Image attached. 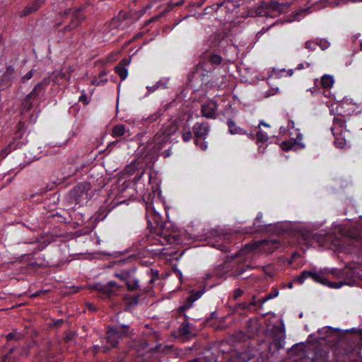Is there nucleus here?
<instances>
[{
  "mask_svg": "<svg viewBox=\"0 0 362 362\" xmlns=\"http://www.w3.org/2000/svg\"><path fill=\"white\" fill-rule=\"evenodd\" d=\"M210 7L212 9V12L213 11L217 12L218 10L221 8H223L227 11H233V10L235 9L234 4L229 1L226 4H225V1H221V2L217 3V4H214L211 6H210Z\"/></svg>",
  "mask_w": 362,
  "mask_h": 362,
  "instance_id": "nucleus-17",
  "label": "nucleus"
},
{
  "mask_svg": "<svg viewBox=\"0 0 362 362\" xmlns=\"http://www.w3.org/2000/svg\"><path fill=\"white\" fill-rule=\"evenodd\" d=\"M183 3H184V0H181V1H178V2H177V3H175V4H173V5H174V6H179L182 5V4H183Z\"/></svg>",
  "mask_w": 362,
  "mask_h": 362,
  "instance_id": "nucleus-61",
  "label": "nucleus"
},
{
  "mask_svg": "<svg viewBox=\"0 0 362 362\" xmlns=\"http://www.w3.org/2000/svg\"><path fill=\"white\" fill-rule=\"evenodd\" d=\"M35 99H33V97H30V95H27V96L23 99L21 106V114H24L30 111L33 107V101Z\"/></svg>",
  "mask_w": 362,
  "mask_h": 362,
  "instance_id": "nucleus-16",
  "label": "nucleus"
},
{
  "mask_svg": "<svg viewBox=\"0 0 362 362\" xmlns=\"http://www.w3.org/2000/svg\"><path fill=\"white\" fill-rule=\"evenodd\" d=\"M129 329L128 325H121L110 327L107 331V342L111 348H114L118 344L119 339L127 335Z\"/></svg>",
  "mask_w": 362,
  "mask_h": 362,
  "instance_id": "nucleus-2",
  "label": "nucleus"
},
{
  "mask_svg": "<svg viewBox=\"0 0 362 362\" xmlns=\"http://www.w3.org/2000/svg\"><path fill=\"white\" fill-rule=\"evenodd\" d=\"M126 133V127L124 124H116L112 129L111 135L113 137H121Z\"/></svg>",
  "mask_w": 362,
  "mask_h": 362,
  "instance_id": "nucleus-21",
  "label": "nucleus"
},
{
  "mask_svg": "<svg viewBox=\"0 0 362 362\" xmlns=\"http://www.w3.org/2000/svg\"><path fill=\"white\" fill-rule=\"evenodd\" d=\"M63 323V320H57L54 322V325L56 327H59Z\"/></svg>",
  "mask_w": 362,
  "mask_h": 362,
  "instance_id": "nucleus-53",
  "label": "nucleus"
},
{
  "mask_svg": "<svg viewBox=\"0 0 362 362\" xmlns=\"http://www.w3.org/2000/svg\"><path fill=\"white\" fill-rule=\"evenodd\" d=\"M170 347L169 346H165L162 350H161V345H158L156 346L153 350L152 351L153 352H159V351H162V352H164L165 350L166 349H168Z\"/></svg>",
  "mask_w": 362,
  "mask_h": 362,
  "instance_id": "nucleus-44",
  "label": "nucleus"
},
{
  "mask_svg": "<svg viewBox=\"0 0 362 362\" xmlns=\"http://www.w3.org/2000/svg\"><path fill=\"white\" fill-rule=\"evenodd\" d=\"M192 131L195 137V144L202 150L205 151L207 148V144L204 140L206 139L209 132V123L197 122L193 126Z\"/></svg>",
  "mask_w": 362,
  "mask_h": 362,
  "instance_id": "nucleus-1",
  "label": "nucleus"
},
{
  "mask_svg": "<svg viewBox=\"0 0 362 362\" xmlns=\"http://www.w3.org/2000/svg\"><path fill=\"white\" fill-rule=\"evenodd\" d=\"M185 320L181 324L180 327L177 329V333L180 337H187L191 333L189 322L187 318V316L185 315Z\"/></svg>",
  "mask_w": 362,
  "mask_h": 362,
  "instance_id": "nucleus-18",
  "label": "nucleus"
},
{
  "mask_svg": "<svg viewBox=\"0 0 362 362\" xmlns=\"http://www.w3.org/2000/svg\"><path fill=\"white\" fill-rule=\"evenodd\" d=\"M181 135H182V139L185 142L189 141L193 137L192 133L190 130V127L187 125H185L182 127V129L181 131Z\"/></svg>",
  "mask_w": 362,
  "mask_h": 362,
  "instance_id": "nucleus-22",
  "label": "nucleus"
},
{
  "mask_svg": "<svg viewBox=\"0 0 362 362\" xmlns=\"http://www.w3.org/2000/svg\"><path fill=\"white\" fill-rule=\"evenodd\" d=\"M23 338V335L20 332H17L16 331L10 332L8 334H6V339L8 341H11V340L19 341V340H21Z\"/></svg>",
  "mask_w": 362,
  "mask_h": 362,
  "instance_id": "nucleus-28",
  "label": "nucleus"
},
{
  "mask_svg": "<svg viewBox=\"0 0 362 362\" xmlns=\"http://www.w3.org/2000/svg\"><path fill=\"white\" fill-rule=\"evenodd\" d=\"M180 121L179 118L170 119L163 125L160 130L163 132V134L170 138L172 135L177 132Z\"/></svg>",
  "mask_w": 362,
  "mask_h": 362,
  "instance_id": "nucleus-8",
  "label": "nucleus"
},
{
  "mask_svg": "<svg viewBox=\"0 0 362 362\" xmlns=\"http://www.w3.org/2000/svg\"><path fill=\"white\" fill-rule=\"evenodd\" d=\"M279 295V291L276 288H274L270 293L267 295V299L270 300Z\"/></svg>",
  "mask_w": 362,
  "mask_h": 362,
  "instance_id": "nucleus-37",
  "label": "nucleus"
},
{
  "mask_svg": "<svg viewBox=\"0 0 362 362\" xmlns=\"http://www.w3.org/2000/svg\"><path fill=\"white\" fill-rule=\"evenodd\" d=\"M170 139L169 136L163 134L161 130H159L157 134L154 136V148L159 151L162 145L167 143Z\"/></svg>",
  "mask_w": 362,
  "mask_h": 362,
  "instance_id": "nucleus-14",
  "label": "nucleus"
},
{
  "mask_svg": "<svg viewBox=\"0 0 362 362\" xmlns=\"http://www.w3.org/2000/svg\"><path fill=\"white\" fill-rule=\"evenodd\" d=\"M146 218L148 221V226L151 228V232L156 228L161 226L163 222L158 213L156 212L151 204L146 206Z\"/></svg>",
  "mask_w": 362,
  "mask_h": 362,
  "instance_id": "nucleus-3",
  "label": "nucleus"
},
{
  "mask_svg": "<svg viewBox=\"0 0 362 362\" xmlns=\"http://www.w3.org/2000/svg\"><path fill=\"white\" fill-rule=\"evenodd\" d=\"M115 71L119 75L122 81L124 80L128 75V70L125 67H122L117 65L115 67Z\"/></svg>",
  "mask_w": 362,
  "mask_h": 362,
  "instance_id": "nucleus-26",
  "label": "nucleus"
},
{
  "mask_svg": "<svg viewBox=\"0 0 362 362\" xmlns=\"http://www.w3.org/2000/svg\"><path fill=\"white\" fill-rule=\"evenodd\" d=\"M357 333L358 334V335L361 337V339L362 340V329H358Z\"/></svg>",
  "mask_w": 362,
  "mask_h": 362,
  "instance_id": "nucleus-64",
  "label": "nucleus"
},
{
  "mask_svg": "<svg viewBox=\"0 0 362 362\" xmlns=\"http://www.w3.org/2000/svg\"><path fill=\"white\" fill-rule=\"evenodd\" d=\"M257 303H258V302H257V301L255 300V296H253V299H252V300L249 303V305H248V308H249L250 305H257Z\"/></svg>",
  "mask_w": 362,
  "mask_h": 362,
  "instance_id": "nucleus-58",
  "label": "nucleus"
},
{
  "mask_svg": "<svg viewBox=\"0 0 362 362\" xmlns=\"http://www.w3.org/2000/svg\"><path fill=\"white\" fill-rule=\"evenodd\" d=\"M95 288L100 291L101 293L105 294L107 297H111L114 295H115L116 292L122 288L121 286L117 284L115 281H109L105 285H101V284H96L95 285Z\"/></svg>",
  "mask_w": 362,
  "mask_h": 362,
  "instance_id": "nucleus-7",
  "label": "nucleus"
},
{
  "mask_svg": "<svg viewBox=\"0 0 362 362\" xmlns=\"http://www.w3.org/2000/svg\"><path fill=\"white\" fill-rule=\"evenodd\" d=\"M245 269H243V268H240V269H236L235 271H234L232 274H231V276L233 277H237V276H240L241 274H243V272H245Z\"/></svg>",
  "mask_w": 362,
  "mask_h": 362,
  "instance_id": "nucleus-41",
  "label": "nucleus"
},
{
  "mask_svg": "<svg viewBox=\"0 0 362 362\" xmlns=\"http://www.w3.org/2000/svg\"><path fill=\"white\" fill-rule=\"evenodd\" d=\"M296 142L293 141H284L281 143V147L284 151H289L293 148Z\"/></svg>",
  "mask_w": 362,
  "mask_h": 362,
  "instance_id": "nucleus-29",
  "label": "nucleus"
},
{
  "mask_svg": "<svg viewBox=\"0 0 362 362\" xmlns=\"http://www.w3.org/2000/svg\"><path fill=\"white\" fill-rule=\"evenodd\" d=\"M317 46V42L315 41L309 40L305 42V48L309 50L315 49Z\"/></svg>",
  "mask_w": 362,
  "mask_h": 362,
  "instance_id": "nucleus-35",
  "label": "nucleus"
},
{
  "mask_svg": "<svg viewBox=\"0 0 362 362\" xmlns=\"http://www.w3.org/2000/svg\"><path fill=\"white\" fill-rule=\"evenodd\" d=\"M269 300L268 299H267V297H264V298H262L261 299H259L258 300V303H259V308H262V305L263 304Z\"/></svg>",
  "mask_w": 362,
  "mask_h": 362,
  "instance_id": "nucleus-51",
  "label": "nucleus"
},
{
  "mask_svg": "<svg viewBox=\"0 0 362 362\" xmlns=\"http://www.w3.org/2000/svg\"><path fill=\"white\" fill-rule=\"evenodd\" d=\"M139 296L132 297V304L136 305L138 303L139 300Z\"/></svg>",
  "mask_w": 362,
  "mask_h": 362,
  "instance_id": "nucleus-54",
  "label": "nucleus"
},
{
  "mask_svg": "<svg viewBox=\"0 0 362 362\" xmlns=\"http://www.w3.org/2000/svg\"><path fill=\"white\" fill-rule=\"evenodd\" d=\"M162 16L161 15H159V16H154L153 18H152L151 19H150L147 23H150V22H153V21H155L156 20H158L160 16Z\"/></svg>",
  "mask_w": 362,
  "mask_h": 362,
  "instance_id": "nucleus-59",
  "label": "nucleus"
},
{
  "mask_svg": "<svg viewBox=\"0 0 362 362\" xmlns=\"http://www.w3.org/2000/svg\"><path fill=\"white\" fill-rule=\"evenodd\" d=\"M130 63V59L127 58H123L119 63L117 64L119 66L125 67Z\"/></svg>",
  "mask_w": 362,
  "mask_h": 362,
  "instance_id": "nucleus-40",
  "label": "nucleus"
},
{
  "mask_svg": "<svg viewBox=\"0 0 362 362\" xmlns=\"http://www.w3.org/2000/svg\"><path fill=\"white\" fill-rule=\"evenodd\" d=\"M80 102L83 103L84 105H87L89 103V101L87 98L86 95L83 93L80 97L79 100Z\"/></svg>",
  "mask_w": 362,
  "mask_h": 362,
  "instance_id": "nucleus-42",
  "label": "nucleus"
},
{
  "mask_svg": "<svg viewBox=\"0 0 362 362\" xmlns=\"http://www.w3.org/2000/svg\"><path fill=\"white\" fill-rule=\"evenodd\" d=\"M153 232L160 238H163L166 243L173 244L177 240L175 236L172 235L170 233L169 230L165 228L164 223L153 229Z\"/></svg>",
  "mask_w": 362,
  "mask_h": 362,
  "instance_id": "nucleus-9",
  "label": "nucleus"
},
{
  "mask_svg": "<svg viewBox=\"0 0 362 362\" xmlns=\"http://www.w3.org/2000/svg\"><path fill=\"white\" fill-rule=\"evenodd\" d=\"M126 285H127V289L129 291H134L139 288V281H138V279H136L134 277H132V279L129 281H128L126 284Z\"/></svg>",
  "mask_w": 362,
  "mask_h": 362,
  "instance_id": "nucleus-25",
  "label": "nucleus"
},
{
  "mask_svg": "<svg viewBox=\"0 0 362 362\" xmlns=\"http://www.w3.org/2000/svg\"><path fill=\"white\" fill-rule=\"evenodd\" d=\"M257 139L258 142L265 143L268 140V136L266 134L259 131L257 133Z\"/></svg>",
  "mask_w": 362,
  "mask_h": 362,
  "instance_id": "nucleus-33",
  "label": "nucleus"
},
{
  "mask_svg": "<svg viewBox=\"0 0 362 362\" xmlns=\"http://www.w3.org/2000/svg\"><path fill=\"white\" fill-rule=\"evenodd\" d=\"M158 279V272H153V270L151 272V278L149 279V283L153 284L156 279Z\"/></svg>",
  "mask_w": 362,
  "mask_h": 362,
  "instance_id": "nucleus-39",
  "label": "nucleus"
},
{
  "mask_svg": "<svg viewBox=\"0 0 362 362\" xmlns=\"http://www.w3.org/2000/svg\"><path fill=\"white\" fill-rule=\"evenodd\" d=\"M334 83L333 77L329 75H324L321 78V85L324 88H329Z\"/></svg>",
  "mask_w": 362,
  "mask_h": 362,
  "instance_id": "nucleus-23",
  "label": "nucleus"
},
{
  "mask_svg": "<svg viewBox=\"0 0 362 362\" xmlns=\"http://www.w3.org/2000/svg\"><path fill=\"white\" fill-rule=\"evenodd\" d=\"M209 59L212 64L215 65H218L222 62V57L220 55L215 54H211Z\"/></svg>",
  "mask_w": 362,
  "mask_h": 362,
  "instance_id": "nucleus-30",
  "label": "nucleus"
},
{
  "mask_svg": "<svg viewBox=\"0 0 362 362\" xmlns=\"http://www.w3.org/2000/svg\"><path fill=\"white\" fill-rule=\"evenodd\" d=\"M107 81V79L101 80L98 81L96 79H93L91 81V84L95 85V86H102L104 85Z\"/></svg>",
  "mask_w": 362,
  "mask_h": 362,
  "instance_id": "nucleus-43",
  "label": "nucleus"
},
{
  "mask_svg": "<svg viewBox=\"0 0 362 362\" xmlns=\"http://www.w3.org/2000/svg\"><path fill=\"white\" fill-rule=\"evenodd\" d=\"M143 174H144V171H143L140 175H137L135 177V180H136V181H139V180L141 178V177H142Z\"/></svg>",
  "mask_w": 362,
  "mask_h": 362,
  "instance_id": "nucleus-60",
  "label": "nucleus"
},
{
  "mask_svg": "<svg viewBox=\"0 0 362 362\" xmlns=\"http://www.w3.org/2000/svg\"><path fill=\"white\" fill-rule=\"evenodd\" d=\"M13 351L14 348H12L8 351V352L6 354L2 356L1 358V362H16L17 358H16V356L11 357V356L13 353Z\"/></svg>",
  "mask_w": 362,
  "mask_h": 362,
  "instance_id": "nucleus-27",
  "label": "nucleus"
},
{
  "mask_svg": "<svg viewBox=\"0 0 362 362\" xmlns=\"http://www.w3.org/2000/svg\"><path fill=\"white\" fill-rule=\"evenodd\" d=\"M326 285H328L332 288H339L342 285V283H340V284H338L337 282L329 283L327 281V284Z\"/></svg>",
  "mask_w": 362,
  "mask_h": 362,
  "instance_id": "nucleus-47",
  "label": "nucleus"
},
{
  "mask_svg": "<svg viewBox=\"0 0 362 362\" xmlns=\"http://www.w3.org/2000/svg\"><path fill=\"white\" fill-rule=\"evenodd\" d=\"M345 127V120L343 116L338 115L334 117L333 125L331 127L333 135L343 134V133L346 132Z\"/></svg>",
  "mask_w": 362,
  "mask_h": 362,
  "instance_id": "nucleus-11",
  "label": "nucleus"
},
{
  "mask_svg": "<svg viewBox=\"0 0 362 362\" xmlns=\"http://www.w3.org/2000/svg\"><path fill=\"white\" fill-rule=\"evenodd\" d=\"M45 2V0H34L24 8V9L21 12L20 16L21 17H24L36 12Z\"/></svg>",
  "mask_w": 362,
  "mask_h": 362,
  "instance_id": "nucleus-12",
  "label": "nucleus"
},
{
  "mask_svg": "<svg viewBox=\"0 0 362 362\" xmlns=\"http://www.w3.org/2000/svg\"><path fill=\"white\" fill-rule=\"evenodd\" d=\"M134 273V269H129V270H124V281L126 282V284L129 281L132 277H134L133 274Z\"/></svg>",
  "mask_w": 362,
  "mask_h": 362,
  "instance_id": "nucleus-31",
  "label": "nucleus"
},
{
  "mask_svg": "<svg viewBox=\"0 0 362 362\" xmlns=\"http://www.w3.org/2000/svg\"><path fill=\"white\" fill-rule=\"evenodd\" d=\"M329 236V235H315V238L316 241L318 242L320 245H324L325 240H327Z\"/></svg>",
  "mask_w": 362,
  "mask_h": 362,
  "instance_id": "nucleus-34",
  "label": "nucleus"
},
{
  "mask_svg": "<svg viewBox=\"0 0 362 362\" xmlns=\"http://www.w3.org/2000/svg\"><path fill=\"white\" fill-rule=\"evenodd\" d=\"M264 243H267V244H269V243H272L273 245H275V246H274V247H273V248H272V250H271V252H273V251L276 248V247H277L276 245H278V243H278V241H277V240H270V241H269V240H265V241H264Z\"/></svg>",
  "mask_w": 362,
  "mask_h": 362,
  "instance_id": "nucleus-48",
  "label": "nucleus"
},
{
  "mask_svg": "<svg viewBox=\"0 0 362 362\" xmlns=\"http://www.w3.org/2000/svg\"><path fill=\"white\" fill-rule=\"evenodd\" d=\"M159 115L157 113L153 114L150 115L146 119L149 121L150 122H153L158 118Z\"/></svg>",
  "mask_w": 362,
  "mask_h": 362,
  "instance_id": "nucleus-45",
  "label": "nucleus"
},
{
  "mask_svg": "<svg viewBox=\"0 0 362 362\" xmlns=\"http://www.w3.org/2000/svg\"><path fill=\"white\" fill-rule=\"evenodd\" d=\"M317 45H319L322 49H326L329 46V43L325 40H320L319 42H317Z\"/></svg>",
  "mask_w": 362,
  "mask_h": 362,
  "instance_id": "nucleus-38",
  "label": "nucleus"
},
{
  "mask_svg": "<svg viewBox=\"0 0 362 362\" xmlns=\"http://www.w3.org/2000/svg\"><path fill=\"white\" fill-rule=\"evenodd\" d=\"M33 77V71H28L23 77V80L25 81V80H29Z\"/></svg>",
  "mask_w": 362,
  "mask_h": 362,
  "instance_id": "nucleus-49",
  "label": "nucleus"
},
{
  "mask_svg": "<svg viewBox=\"0 0 362 362\" xmlns=\"http://www.w3.org/2000/svg\"><path fill=\"white\" fill-rule=\"evenodd\" d=\"M173 7H174L173 4H169L168 5L167 8H166L163 11L162 15H163V13H167V12H168V11H171V10L173 9Z\"/></svg>",
  "mask_w": 362,
  "mask_h": 362,
  "instance_id": "nucleus-50",
  "label": "nucleus"
},
{
  "mask_svg": "<svg viewBox=\"0 0 362 362\" xmlns=\"http://www.w3.org/2000/svg\"><path fill=\"white\" fill-rule=\"evenodd\" d=\"M126 18V13L120 12L118 16L113 18L110 22L109 26L111 30L118 29L122 25V21Z\"/></svg>",
  "mask_w": 362,
  "mask_h": 362,
  "instance_id": "nucleus-19",
  "label": "nucleus"
},
{
  "mask_svg": "<svg viewBox=\"0 0 362 362\" xmlns=\"http://www.w3.org/2000/svg\"><path fill=\"white\" fill-rule=\"evenodd\" d=\"M202 294L203 291H199L196 293H194L193 291L192 293L188 296L187 299V303L180 308V311L183 312L187 309L189 308L192 306V303L197 300Z\"/></svg>",
  "mask_w": 362,
  "mask_h": 362,
  "instance_id": "nucleus-15",
  "label": "nucleus"
},
{
  "mask_svg": "<svg viewBox=\"0 0 362 362\" xmlns=\"http://www.w3.org/2000/svg\"><path fill=\"white\" fill-rule=\"evenodd\" d=\"M164 153H165L164 157L166 158V157L170 156V149L166 150Z\"/></svg>",
  "mask_w": 362,
  "mask_h": 362,
  "instance_id": "nucleus-63",
  "label": "nucleus"
},
{
  "mask_svg": "<svg viewBox=\"0 0 362 362\" xmlns=\"http://www.w3.org/2000/svg\"><path fill=\"white\" fill-rule=\"evenodd\" d=\"M217 104L214 100H209L202 105V115L206 118L214 119L216 117Z\"/></svg>",
  "mask_w": 362,
  "mask_h": 362,
  "instance_id": "nucleus-10",
  "label": "nucleus"
},
{
  "mask_svg": "<svg viewBox=\"0 0 362 362\" xmlns=\"http://www.w3.org/2000/svg\"><path fill=\"white\" fill-rule=\"evenodd\" d=\"M227 124L228 127L229 132L231 134H246L247 132L243 130L242 128L238 127L235 122L231 119H228L227 122Z\"/></svg>",
  "mask_w": 362,
  "mask_h": 362,
  "instance_id": "nucleus-20",
  "label": "nucleus"
},
{
  "mask_svg": "<svg viewBox=\"0 0 362 362\" xmlns=\"http://www.w3.org/2000/svg\"><path fill=\"white\" fill-rule=\"evenodd\" d=\"M243 293V291L240 288H236L234 291V298L236 299L241 296Z\"/></svg>",
  "mask_w": 362,
  "mask_h": 362,
  "instance_id": "nucleus-46",
  "label": "nucleus"
},
{
  "mask_svg": "<svg viewBox=\"0 0 362 362\" xmlns=\"http://www.w3.org/2000/svg\"><path fill=\"white\" fill-rule=\"evenodd\" d=\"M90 189V184L84 182L76 185L71 191V196L77 203L88 199V192Z\"/></svg>",
  "mask_w": 362,
  "mask_h": 362,
  "instance_id": "nucleus-4",
  "label": "nucleus"
},
{
  "mask_svg": "<svg viewBox=\"0 0 362 362\" xmlns=\"http://www.w3.org/2000/svg\"><path fill=\"white\" fill-rule=\"evenodd\" d=\"M115 276H116L117 278L119 279L120 280L123 281H124V274H123V271L121 272L120 273H115Z\"/></svg>",
  "mask_w": 362,
  "mask_h": 362,
  "instance_id": "nucleus-52",
  "label": "nucleus"
},
{
  "mask_svg": "<svg viewBox=\"0 0 362 362\" xmlns=\"http://www.w3.org/2000/svg\"><path fill=\"white\" fill-rule=\"evenodd\" d=\"M327 355V354L326 351H321V358L318 359L317 357L316 356L313 358V362H325Z\"/></svg>",
  "mask_w": 362,
  "mask_h": 362,
  "instance_id": "nucleus-36",
  "label": "nucleus"
},
{
  "mask_svg": "<svg viewBox=\"0 0 362 362\" xmlns=\"http://www.w3.org/2000/svg\"><path fill=\"white\" fill-rule=\"evenodd\" d=\"M49 80L47 78L42 80L35 86L33 90L29 93L30 97H33V99H36L37 96L45 90V88L49 85Z\"/></svg>",
  "mask_w": 362,
  "mask_h": 362,
  "instance_id": "nucleus-13",
  "label": "nucleus"
},
{
  "mask_svg": "<svg viewBox=\"0 0 362 362\" xmlns=\"http://www.w3.org/2000/svg\"><path fill=\"white\" fill-rule=\"evenodd\" d=\"M136 163L133 162L125 168V172L127 174L132 175L136 172Z\"/></svg>",
  "mask_w": 362,
  "mask_h": 362,
  "instance_id": "nucleus-32",
  "label": "nucleus"
},
{
  "mask_svg": "<svg viewBox=\"0 0 362 362\" xmlns=\"http://www.w3.org/2000/svg\"><path fill=\"white\" fill-rule=\"evenodd\" d=\"M72 291L69 292V293H76L77 292H78V291L80 290V288H76V287H72L71 288Z\"/></svg>",
  "mask_w": 362,
  "mask_h": 362,
  "instance_id": "nucleus-57",
  "label": "nucleus"
},
{
  "mask_svg": "<svg viewBox=\"0 0 362 362\" xmlns=\"http://www.w3.org/2000/svg\"><path fill=\"white\" fill-rule=\"evenodd\" d=\"M204 12L206 14L212 13V9L210 6H207L204 8Z\"/></svg>",
  "mask_w": 362,
  "mask_h": 362,
  "instance_id": "nucleus-55",
  "label": "nucleus"
},
{
  "mask_svg": "<svg viewBox=\"0 0 362 362\" xmlns=\"http://www.w3.org/2000/svg\"><path fill=\"white\" fill-rule=\"evenodd\" d=\"M334 136V144L337 147L343 148L346 145V140L342 134H336Z\"/></svg>",
  "mask_w": 362,
  "mask_h": 362,
  "instance_id": "nucleus-24",
  "label": "nucleus"
},
{
  "mask_svg": "<svg viewBox=\"0 0 362 362\" xmlns=\"http://www.w3.org/2000/svg\"><path fill=\"white\" fill-rule=\"evenodd\" d=\"M268 29H269V28H263L260 32H258L257 35H260V34H263V33H264V32H266Z\"/></svg>",
  "mask_w": 362,
  "mask_h": 362,
  "instance_id": "nucleus-62",
  "label": "nucleus"
},
{
  "mask_svg": "<svg viewBox=\"0 0 362 362\" xmlns=\"http://www.w3.org/2000/svg\"><path fill=\"white\" fill-rule=\"evenodd\" d=\"M85 16L81 13V9H77L71 13L70 21L68 25H66L63 29L62 31H71L78 27L82 21L84 20Z\"/></svg>",
  "mask_w": 362,
  "mask_h": 362,
  "instance_id": "nucleus-5",
  "label": "nucleus"
},
{
  "mask_svg": "<svg viewBox=\"0 0 362 362\" xmlns=\"http://www.w3.org/2000/svg\"><path fill=\"white\" fill-rule=\"evenodd\" d=\"M275 345L278 349L282 348L283 346L281 345V339H279L277 341H276Z\"/></svg>",
  "mask_w": 362,
  "mask_h": 362,
  "instance_id": "nucleus-56",
  "label": "nucleus"
},
{
  "mask_svg": "<svg viewBox=\"0 0 362 362\" xmlns=\"http://www.w3.org/2000/svg\"><path fill=\"white\" fill-rule=\"evenodd\" d=\"M308 277L312 278L315 281L321 283L324 285L327 284V279L321 273L311 272L308 271H303L300 275L297 276L296 280L299 284H303L304 281Z\"/></svg>",
  "mask_w": 362,
  "mask_h": 362,
  "instance_id": "nucleus-6",
  "label": "nucleus"
}]
</instances>
